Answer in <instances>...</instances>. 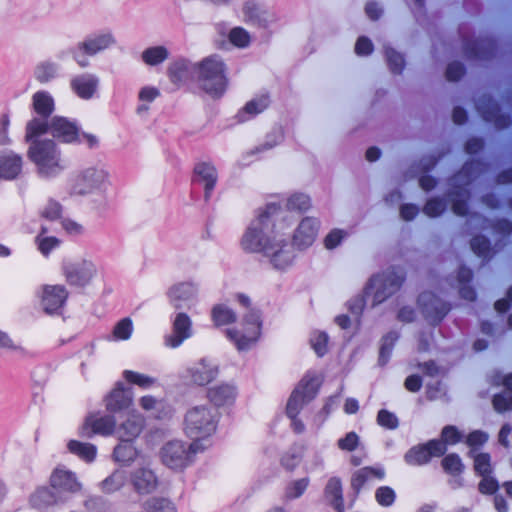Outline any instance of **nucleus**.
Masks as SVG:
<instances>
[{"label":"nucleus","instance_id":"nucleus-54","mask_svg":"<svg viewBox=\"0 0 512 512\" xmlns=\"http://www.w3.org/2000/svg\"><path fill=\"white\" fill-rule=\"evenodd\" d=\"M377 424L388 430H395L399 427V419L393 412L381 409L377 414Z\"/></svg>","mask_w":512,"mask_h":512},{"label":"nucleus","instance_id":"nucleus-25","mask_svg":"<svg viewBox=\"0 0 512 512\" xmlns=\"http://www.w3.org/2000/svg\"><path fill=\"white\" fill-rule=\"evenodd\" d=\"M99 78L92 73H82L70 80L72 91L81 99H91L97 92Z\"/></svg>","mask_w":512,"mask_h":512},{"label":"nucleus","instance_id":"nucleus-31","mask_svg":"<svg viewBox=\"0 0 512 512\" xmlns=\"http://www.w3.org/2000/svg\"><path fill=\"white\" fill-rule=\"evenodd\" d=\"M191 381L199 386L206 385L216 378L218 369L205 360L200 361L188 370Z\"/></svg>","mask_w":512,"mask_h":512},{"label":"nucleus","instance_id":"nucleus-58","mask_svg":"<svg viewBox=\"0 0 512 512\" xmlns=\"http://www.w3.org/2000/svg\"><path fill=\"white\" fill-rule=\"evenodd\" d=\"M133 331V325L130 318L121 319L113 329V338L115 340H127Z\"/></svg>","mask_w":512,"mask_h":512},{"label":"nucleus","instance_id":"nucleus-56","mask_svg":"<svg viewBox=\"0 0 512 512\" xmlns=\"http://www.w3.org/2000/svg\"><path fill=\"white\" fill-rule=\"evenodd\" d=\"M269 102L268 95H261L249 101L243 108V112L255 116L264 111L268 107Z\"/></svg>","mask_w":512,"mask_h":512},{"label":"nucleus","instance_id":"nucleus-45","mask_svg":"<svg viewBox=\"0 0 512 512\" xmlns=\"http://www.w3.org/2000/svg\"><path fill=\"white\" fill-rule=\"evenodd\" d=\"M385 57L390 71L393 74H401L405 67V60L401 53L391 47L385 46Z\"/></svg>","mask_w":512,"mask_h":512},{"label":"nucleus","instance_id":"nucleus-8","mask_svg":"<svg viewBox=\"0 0 512 512\" xmlns=\"http://www.w3.org/2000/svg\"><path fill=\"white\" fill-rule=\"evenodd\" d=\"M217 410L208 406H196L185 417L186 434L198 441L210 436L216 430Z\"/></svg>","mask_w":512,"mask_h":512},{"label":"nucleus","instance_id":"nucleus-12","mask_svg":"<svg viewBox=\"0 0 512 512\" xmlns=\"http://www.w3.org/2000/svg\"><path fill=\"white\" fill-rule=\"evenodd\" d=\"M319 385L320 381L317 376L306 375L288 399L286 406L287 416H297L303 405L311 401L316 396Z\"/></svg>","mask_w":512,"mask_h":512},{"label":"nucleus","instance_id":"nucleus-4","mask_svg":"<svg viewBox=\"0 0 512 512\" xmlns=\"http://www.w3.org/2000/svg\"><path fill=\"white\" fill-rule=\"evenodd\" d=\"M195 81L213 98L221 97L227 87L225 64L218 55H211L197 63Z\"/></svg>","mask_w":512,"mask_h":512},{"label":"nucleus","instance_id":"nucleus-6","mask_svg":"<svg viewBox=\"0 0 512 512\" xmlns=\"http://www.w3.org/2000/svg\"><path fill=\"white\" fill-rule=\"evenodd\" d=\"M405 280L400 268H392L373 276L364 289L365 297L372 296V306H376L396 293Z\"/></svg>","mask_w":512,"mask_h":512},{"label":"nucleus","instance_id":"nucleus-62","mask_svg":"<svg viewBox=\"0 0 512 512\" xmlns=\"http://www.w3.org/2000/svg\"><path fill=\"white\" fill-rule=\"evenodd\" d=\"M491 221L485 217L484 215L478 212H472L468 216V220L466 222L467 226L475 230H486L490 228Z\"/></svg>","mask_w":512,"mask_h":512},{"label":"nucleus","instance_id":"nucleus-52","mask_svg":"<svg viewBox=\"0 0 512 512\" xmlns=\"http://www.w3.org/2000/svg\"><path fill=\"white\" fill-rule=\"evenodd\" d=\"M311 207L310 197L303 193H295L287 200V208L291 211L305 212Z\"/></svg>","mask_w":512,"mask_h":512},{"label":"nucleus","instance_id":"nucleus-9","mask_svg":"<svg viewBox=\"0 0 512 512\" xmlns=\"http://www.w3.org/2000/svg\"><path fill=\"white\" fill-rule=\"evenodd\" d=\"M109 173L102 165L88 166L78 171L70 187L71 195H89L101 190L108 181Z\"/></svg>","mask_w":512,"mask_h":512},{"label":"nucleus","instance_id":"nucleus-20","mask_svg":"<svg viewBox=\"0 0 512 512\" xmlns=\"http://www.w3.org/2000/svg\"><path fill=\"white\" fill-rule=\"evenodd\" d=\"M218 173L215 166L210 162H199L194 167L193 183L204 189L205 201H208L216 186Z\"/></svg>","mask_w":512,"mask_h":512},{"label":"nucleus","instance_id":"nucleus-47","mask_svg":"<svg viewBox=\"0 0 512 512\" xmlns=\"http://www.w3.org/2000/svg\"><path fill=\"white\" fill-rule=\"evenodd\" d=\"M125 473L122 470L114 471L101 483L102 490L106 493H112L119 490L125 483Z\"/></svg>","mask_w":512,"mask_h":512},{"label":"nucleus","instance_id":"nucleus-59","mask_svg":"<svg viewBox=\"0 0 512 512\" xmlns=\"http://www.w3.org/2000/svg\"><path fill=\"white\" fill-rule=\"evenodd\" d=\"M439 440L447 448V445L459 443L462 440V434L455 426L447 425L442 429L441 439Z\"/></svg>","mask_w":512,"mask_h":512},{"label":"nucleus","instance_id":"nucleus-46","mask_svg":"<svg viewBox=\"0 0 512 512\" xmlns=\"http://www.w3.org/2000/svg\"><path fill=\"white\" fill-rule=\"evenodd\" d=\"M123 377L127 382L137 385L143 389H148L157 382V379L154 377L131 370H125L123 372Z\"/></svg>","mask_w":512,"mask_h":512},{"label":"nucleus","instance_id":"nucleus-34","mask_svg":"<svg viewBox=\"0 0 512 512\" xmlns=\"http://www.w3.org/2000/svg\"><path fill=\"white\" fill-rule=\"evenodd\" d=\"M59 501L56 493L48 487H38L29 497V504L34 509L43 511L57 504Z\"/></svg>","mask_w":512,"mask_h":512},{"label":"nucleus","instance_id":"nucleus-48","mask_svg":"<svg viewBox=\"0 0 512 512\" xmlns=\"http://www.w3.org/2000/svg\"><path fill=\"white\" fill-rule=\"evenodd\" d=\"M442 467L446 473L452 476H459L464 470L462 460L456 453L446 455L442 460Z\"/></svg>","mask_w":512,"mask_h":512},{"label":"nucleus","instance_id":"nucleus-28","mask_svg":"<svg viewBox=\"0 0 512 512\" xmlns=\"http://www.w3.org/2000/svg\"><path fill=\"white\" fill-rule=\"evenodd\" d=\"M50 484L53 489L62 490L69 493H76L81 490V483L76 475L64 468H56L50 477Z\"/></svg>","mask_w":512,"mask_h":512},{"label":"nucleus","instance_id":"nucleus-60","mask_svg":"<svg viewBox=\"0 0 512 512\" xmlns=\"http://www.w3.org/2000/svg\"><path fill=\"white\" fill-rule=\"evenodd\" d=\"M494 409L498 412H505L512 409V393L503 391L493 397Z\"/></svg>","mask_w":512,"mask_h":512},{"label":"nucleus","instance_id":"nucleus-44","mask_svg":"<svg viewBox=\"0 0 512 512\" xmlns=\"http://www.w3.org/2000/svg\"><path fill=\"white\" fill-rule=\"evenodd\" d=\"M211 316L217 326L230 324L236 320L235 313L222 304L213 307Z\"/></svg>","mask_w":512,"mask_h":512},{"label":"nucleus","instance_id":"nucleus-57","mask_svg":"<svg viewBox=\"0 0 512 512\" xmlns=\"http://www.w3.org/2000/svg\"><path fill=\"white\" fill-rule=\"evenodd\" d=\"M491 457L488 453H479L474 457V470L479 476L492 473Z\"/></svg>","mask_w":512,"mask_h":512},{"label":"nucleus","instance_id":"nucleus-63","mask_svg":"<svg viewBox=\"0 0 512 512\" xmlns=\"http://www.w3.org/2000/svg\"><path fill=\"white\" fill-rule=\"evenodd\" d=\"M482 479L478 484V490L483 495H493L499 489L498 481L491 475L481 476Z\"/></svg>","mask_w":512,"mask_h":512},{"label":"nucleus","instance_id":"nucleus-43","mask_svg":"<svg viewBox=\"0 0 512 512\" xmlns=\"http://www.w3.org/2000/svg\"><path fill=\"white\" fill-rule=\"evenodd\" d=\"M309 485V478H301L291 481L284 490V498L286 500H294L301 497Z\"/></svg>","mask_w":512,"mask_h":512},{"label":"nucleus","instance_id":"nucleus-24","mask_svg":"<svg viewBox=\"0 0 512 512\" xmlns=\"http://www.w3.org/2000/svg\"><path fill=\"white\" fill-rule=\"evenodd\" d=\"M197 63H192L186 59H178L168 67V76L170 81L177 87L186 84L190 80H195Z\"/></svg>","mask_w":512,"mask_h":512},{"label":"nucleus","instance_id":"nucleus-1","mask_svg":"<svg viewBox=\"0 0 512 512\" xmlns=\"http://www.w3.org/2000/svg\"><path fill=\"white\" fill-rule=\"evenodd\" d=\"M280 211L279 205L267 204L265 210L246 229L241 246L245 251L262 253L269 258L275 269L284 270L292 264L295 254L288 241L289 237L280 233L273 223Z\"/></svg>","mask_w":512,"mask_h":512},{"label":"nucleus","instance_id":"nucleus-55","mask_svg":"<svg viewBox=\"0 0 512 512\" xmlns=\"http://www.w3.org/2000/svg\"><path fill=\"white\" fill-rule=\"evenodd\" d=\"M375 499L380 506L390 507L396 500V493L389 486H381L375 491Z\"/></svg>","mask_w":512,"mask_h":512},{"label":"nucleus","instance_id":"nucleus-51","mask_svg":"<svg viewBox=\"0 0 512 512\" xmlns=\"http://www.w3.org/2000/svg\"><path fill=\"white\" fill-rule=\"evenodd\" d=\"M447 208V202L440 197L429 199L423 207V212L429 217H438L442 215Z\"/></svg>","mask_w":512,"mask_h":512},{"label":"nucleus","instance_id":"nucleus-19","mask_svg":"<svg viewBox=\"0 0 512 512\" xmlns=\"http://www.w3.org/2000/svg\"><path fill=\"white\" fill-rule=\"evenodd\" d=\"M192 334V321L190 317L186 313L179 312L172 322V333L164 337L165 345L177 348L185 340L189 339Z\"/></svg>","mask_w":512,"mask_h":512},{"label":"nucleus","instance_id":"nucleus-30","mask_svg":"<svg viewBox=\"0 0 512 512\" xmlns=\"http://www.w3.org/2000/svg\"><path fill=\"white\" fill-rule=\"evenodd\" d=\"M385 470L382 467H363L356 470L351 477V487L357 495L366 483L376 478L382 480Z\"/></svg>","mask_w":512,"mask_h":512},{"label":"nucleus","instance_id":"nucleus-49","mask_svg":"<svg viewBox=\"0 0 512 512\" xmlns=\"http://www.w3.org/2000/svg\"><path fill=\"white\" fill-rule=\"evenodd\" d=\"M229 42L238 48H246L250 45L251 36L242 27H234L228 33Z\"/></svg>","mask_w":512,"mask_h":512},{"label":"nucleus","instance_id":"nucleus-32","mask_svg":"<svg viewBox=\"0 0 512 512\" xmlns=\"http://www.w3.org/2000/svg\"><path fill=\"white\" fill-rule=\"evenodd\" d=\"M131 403V394L124 389L122 383H118L106 398V408L110 412H119L127 409Z\"/></svg>","mask_w":512,"mask_h":512},{"label":"nucleus","instance_id":"nucleus-38","mask_svg":"<svg viewBox=\"0 0 512 512\" xmlns=\"http://www.w3.org/2000/svg\"><path fill=\"white\" fill-rule=\"evenodd\" d=\"M60 66L50 60L39 62L34 69V78L42 83H48L59 75Z\"/></svg>","mask_w":512,"mask_h":512},{"label":"nucleus","instance_id":"nucleus-11","mask_svg":"<svg viewBox=\"0 0 512 512\" xmlns=\"http://www.w3.org/2000/svg\"><path fill=\"white\" fill-rule=\"evenodd\" d=\"M244 323L247 325L245 332L236 329L226 330L227 337L234 342L239 351L248 350L257 341L261 330L259 312L255 309H249L244 315Z\"/></svg>","mask_w":512,"mask_h":512},{"label":"nucleus","instance_id":"nucleus-7","mask_svg":"<svg viewBox=\"0 0 512 512\" xmlns=\"http://www.w3.org/2000/svg\"><path fill=\"white\" fill-rule=\"evenodd\" d=\"M116 43V39L111 31L102 30L91 33L73 46L71 55L73 60L81 67L86 68L90 65L88 56H95L98 53L110 48Z\"/></svg>","mask_w":512,"mask_h":512},{"label":"nucleus","instance_id":"nucleus-22","mask_svg":"<svg viewBox=\"0 0 512 512\" xmlns=\"http://www.w3.org/2000/svg\"><path fill=\"white\" fill-rule=\"evenodd\" d=\"M115 424V418L111 415L89 416L82 426L80 434L87 438H91L94 434L108 436L113 433Z\"/></svg>","mask_w":512,"mask_h":512},{"label":"nucleus","instance_id":"nucleus-13","mask_svg":"<svg viewBox=\"0 0 512 512\" xmlns=\"http://www.w3.org/2000/svg\"><path fill=\"white\" fill-rule=\"evenodd\" d=\"M418 307L424 319L432 326L439 325L451 310V304L432 292H422L418 296Z\"/></svg>","mask_w":512,"mask_h":512},{"label":"nucleus","instance_id":"nucleus-10","mask_svg":"<svg viewBox=\"0 0 512 512\" xmlns=\"http://www.w3.org/2000/svg\"><path fill=\"white\" fill-rule=\"evenodd\" d=\"M199 449L198 441H193L190 444L179 440L169 441L161 448V460L172 470H182L192 463L193 457Z\"/></svg>","mask_w":512,"mask_h":512},{"label":"nucleus","instance_id":"nucleus-27","mask_svg":"<svg viewBox=\"0 0 512 512\" xmlns=\"http://www.w3.org/2000/svg\"><path fill=\"white\" fill-rule=\"evenodd\" d=\"M198 287L192 282H181L171 286L167 291L170 304L175 309H181L183 303L196 298Z\"/></svg>","mask_w":512,"mask_h":512},{"label":"nucleus","instance_id":"nucleus-23","mask_svg":"<svg viewBox=\"0 0 512 512\" xmlns=\"http://www.w3.org/2000/svg\"><path fill=\"white\" fill-rule=\"evenodd\" d=\"M68 292L62 285H46L43 288L41 304L48 314L58 312L66 302Z\"/></svg>","mask_w":512,"mask_h":512},{"label":"nucleus","instance_id":"nucleus-26","mask_svg":"<svg viewBox=\"0 0 512 512\" xmlns=\"http://www.w3.org/2000/svg\"><path fill=\"white\" fill-rule=\"evenodd\" d=\"M134 490L139 494L152 493L158 486V478L154 471L148 467H139L130 475Z\"/></svg>","mask_w":512,"mask_h":512},{"label":"nucleus","instance_id":"nucleus-15","mask_svg":"<svg viewBox=\"0 0 512 512\" xmlns=\"http://www.w3.org/2000/svg\"><path fill=\"white\" fill-rule=\"evenodd\" d=\"M475 107L483 120L493 123L497 129H505L511 125V117L501 112L499 104L490 95L479 96Z\"/></svg>","mask_w":512,"mask_h":512},{"label":"nucleus","instance_id":"nucleus-41","mask_svg":"<svg viewBox=\"0 0 512 512\" xmlns=\"http://www.w3.org/2000/svg\"><path fill=\"white\" fill-rule=\"evenodd\" d=\"M68 449L71 453L79 456L86 462H92L96 457V447L90 443H83L77 440H71L68 443Z\"/></svg>","mask_w":512,"mask_h":512},{"label":"nucleus","instance_id":"nucleus-40","mask_svg":"<svg viewBox=\"0 0 512 512\" xmlns=\"http://www.w3.org/2000/svg\"><path fill=\"white\" fill-rule=\"evenodd\" d=\"M399 339V333L396 331H390L385 334L381 339V346L379 351L378 363L380 366H384L388 363L394 345Z\"/></svg>","mask_w":512,"mask_h":512},{"label":"nucleus","instance_id":"nucleus-50","mask_svg":"<svg viewBox=\"0 0 512 512\" xmlns=\"http://www.w3.org/2000/svg\"><path fill=\"white\" fill-rule=\"evenodd\" d=\"M472 251L482 258H487L491 252L490 240L483 235H476L470 241Z\"/></svg>","mask_w":512,"mask_h":512},{"label":"nucleus","instance_id":"nucleus-35","mask_svg":"<svg viewBox=\"0 0 512 512\" xmlns=\"http://www.w3.org/2000/svg\"><path fill=\"white\" fill-rule=\"evenodd\" d=\"M143 427V417L140 415H131L116 429V433L120 440L133 441L142 432Z\"/></svg>","mask_w":512,"mask_h":512},{"label":"nucleus","instance_id":"nucleus-64","mask_svg":"<svg viewBox=\"0 0 512 512\" xmlns=\"http://www.w3.org/2000/svg\"><path fill=\"white\" fill-rule=\"evenodd\" d=\"M36 243L39 251L44 256H48L53 249L59 246L60 241L56 237H42L38 235L36 237Z\"/></svg>","mask_w":512,"mask_h":512},{"label":"nucleus","instance_id":"nucleus-37","mask_svg":"<svg viewBox=\"0 0 512 512\" xmlns=\"http://www.w3.org/2000/svg\"><path fill=\"white\" fill-rule=\"evenodd\" d=\"M32 106L42 120H46L54 111V99L47 91H38L32 97Z\"/></svg>","mask_w":512,"mask_h":512},{"label":"nucleus","instance_id":"nucleus-5","mask_svg":"<svg viewBox=\"0 0 512 512\" xmlns=\"http://www.w3.org/2000/svg\"><path fill=\"white\" fill-rule=\"evenodd\" d=\"M26 141L29 143L28 157L35 163L40 175L51 177L64 169L60 151L53 140L34 137L30 140L26 138Z\"/></svg>","mask_w":512,"mask_h":512},{"label":"nucleus","instance_id":"nucleus-29","mask_svg":"<svg viewBox=\"0 0 512 512\" xmlns=\"http://www.w3.org/2000/svg\"><path fill=\"white\" fill-rule=\"evenodd\" d=\"M22 157L13 151L0 152V178L5 180L15 179L21 172Z\"/></svg>","mask_w":512,"mask_h":512},{"label":"nucleus","instance_id":"nucleus-53","mask_svg":"<svg viewBox=\"0 0 512 512\" xmlns=\"http://www.w3.org/2000/svg\"><path fill=\"white\" fill-rule=\"evenodd\" d=\"M84 507L88 512H110L111 504L107 499L101 496H91L84 502Z\"/></svg>","mask_w":512,"mask_h":512},{"label":"nucleus","instance_id":"nucleus-17","mask_svg":"<svg viewBox=\"0 0 512 512\" xmlns=\"http://www.w3.org/2000/svg\"><path fill=\"white\" fill-rule=\"evenodd\" d=\"M62 271L68 284L84 287L96 273L95 265L89 260H79L75 262H65Z\"/></svg>","mask_w":512,"mask_h":512},{"label":"nucleus","instance_id":"nucleus-2","mask_svg":"<svg viewBox=\"0 0 512 512\" xmlns=\"http://www.w3.org/2000/svg\"><path fill=\"white\" fill-rule=\"evenodd\" d=\"M487 170V164L481 160L467 161L451 181L453 187L447 192L452 203V211L457 216H469L468 200L470 192L467 187Z\"/></svg>","mask_w":512,"mask_h":512},{"label":"nucleus","instance_id":"nucleus-61","mask_svg":"<svg viewBox=\"0 0 512 512\" xmlns=\"http://www.w3.org/2000/svg\"><path fill=\"white\" fill-rule=\"evenodd\" d=\"M311 346L318 356H323L327 352L328 335L325 332H315L311 339Z\"/></svg>","mask_w":512,"mask_h":512},{"label":"nucleus","instance_id":"nucleus-14","mask_svg":"<svg viewBox=\"0 0 512 512\" xmlns=\"http://www.w3.org/2000/svg\"><path fill=\"white\" fill-rule=\"evenodd\" d=\"M446 447L440 440L432 439L424 444L411 447L404 455L408 465L421 466L427 464L433 457L445 455Z\"/></svg>","mask_w":512,"mask_h":512},{"label":"nucleus","instance_id":"nucleus-3","mask_svg":"<svg viewBox=\"0 0 512 512\" xmlns=\"http://www.w3.org/2000/svg\"><path fill=\"white\" fill-rule=\"evenodd\" d=\"M47 132L63 143H80L79 126L75 121L62 116L53 117L49 123L46 120L33 118L26 125L25 138L30 140Z\"/></svg>","mask_w":512,"mask_h":512},{"label":"nucleus","instance_id":"nucleus-18","mask_svg":"<svg viewBox=\"0 0 512 512\" xmlns=\"http://www.w3.org/2000/svg\"><path fill=\"white\" fill-rule=\"evenodd\" d=\"M320 222L314 217H305L301 220L293 234L292 247L295 246L299 250L310 247L318 235Z\"/></svg>","mask_w":512,"mask_h":512},{"label":"nucleus","instance_id":"nucleus-16","mask_svg":"<svg viewBox=\"0 0 512 512\" xmlns=\"http://www.w3.org/2000/svg\"><path fill=\"white\" fill-rule=\"evenodd\" d=\"M497 51L496 40L489 36L463 40V53L469 60H490L496 56Z\"/></svg>","mask_w":512,"mask_h":512},{"label":"nucleus","instance_id":"nucleus-36","mask_svg":"<svg viewBox=\"0 0 512 512\" xmlns=\"http://www.w3.org/2000/svg\"><path fill=\"white\" fill-rule=\"evenodd\" d=\"M236 390L232 385L221 384L208 391V398L215 406L229 405L234 402Z\"/></svg>","mask_w":512,"mask_h":512},{"label":"nucleus","instance_id":"nucleus-39","mask_svg":"<svg viewBox=\"0 0 512 512\" xmlns=\"http://www.w3.org/2000/svg\"><path fill=\"white\" fill-rule=\"evenodd\" d=\"M137 456V450L131 440H120V443L114 448L113 457L115 461L129 464Z\"/></svg>","mask_w":512,"mask_h":512},{"label":"nucleus","instance_id":"nucleus-21","mask_svg":"<svg viewBox=\"0 0 512 512\" xmlns=\"http://www.w3.org/2000/svg\"><path fill=\"white\" fill-rule=\"evenodd\" d=\"M242 10L245 22L251 25L267 28L276 21V16L273 12L265 9L253 0L246 1Z\"/></svg>","mask_w":512,"mask_h":512},{"label":"nucleus","instance_id":"nucleus-42","mask_svg":"<svg viewBox=\"0 0 512 512\" xmlns=\"http://www.w3.org/2000/svg\"><path fill=\"white\" fill-rule=\"evenodd\" d=\"M168 56L169 52L164 46L149 47L142 52V60L150 66L164 62Z\"/></svg>","mask_w":512,"mask_h":512},{"label":"nucleus","instance_id":"nucleus-33","mask_svg":"<svg viewBox=\"0 0 512 512\" xmlns=\"http://www.w3.org/2000/svg\"><path fill=\"white\" fill-rule=\"evenodd\" d=\"M324 497L336 512H345L342 483L339 478L332 477L328 480L324 489Z\"/></svg>","mask_w":512,"mask_h":512}]
</instances>
